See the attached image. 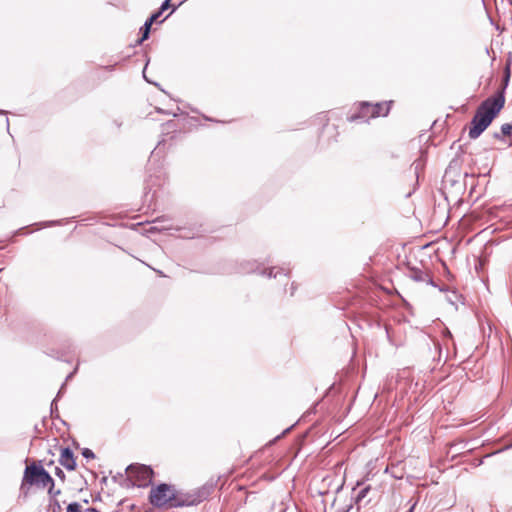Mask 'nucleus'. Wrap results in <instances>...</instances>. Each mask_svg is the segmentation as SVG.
<instances>
[{
    "instance_id": "20",
    "label": "nucleus",
    "mask_w": 512,
    "mask_h": 512,
    "mask_svg": "<svg viewBox=\"0 0 512 512\" xmlns=\"http://www.w3.org/2000/svg\"><path fill=\"white\" fill-rule=\"evenodd\" d=\"M163 14V12L158 9L157 11H155L154 13L151 14V16L147 19L148 21H150L152 24L154 22H156L158 20V18Z\"/></svg>"
},
{
    "instance_id": "9",
    "label": "nucleus",
    "mask_w": 512,
    "mask_h": 512,
    "mask_svg": "<svg viewBox=\"0 0 512 512\" xmlns=\"http://www.w3.org/2000/svg\"><path fill=\"white\" fill-rule=\"evenodd\" d=\"M411 278L416 282H427L434 286V282L429 278L428 274L419 269H413L411 271Z\"/></svg>"
},
{
    "instance_id": "35",
    "label": "nucleus",
    "mask_w": 512,
    "mask_h": 512,
    "mask_svg": "<svg viewBox=\"0 0 512 512\" xmlns=\"http://www.w3.org/2000/svg\"><path fill=\"white\" fill-rule=\"evenodd\" d=\"M143 78H145V81H148V78H146V75H145V74L143 75Z\"/></svg>"
},
{
    "instance_id": "25",
    "label": "nucleus",
    "mask_w": 512,
    "mask_h": 512,
    "mask_svg": "<svg viewBox=\"0 0 512 512\" xmlns=\"http://www.w3.org/2000/svg\"><path fill=\"white\" fill-rule=\"evenodd\" d=\"M199 233H200L199 229H197L195 231L194 230H190L189 233H186L183 237L188 238V239H192L195 236H197Z\"/></svg>"
},
{
    "instance_id": "27",
    "label": "nucleus",
    "mask_w": 512,
    "mask_h": 512,
    "mask_svg": "<svg viewBox=\"0 0 512 512\" xmlns=\"http://www.w3.org/2000/svg\"><path fill=\"white\" fill-rule=\"evenodd\" d=\"M75 371H73L72 373H70L67 377H66V381H68L69 379H71L74 375Z\"/></svg>"
},
{
    "instance_id": "33",
    "label": "nucleus",
    "mask_w": 512,
    "mask_h": 512,
    "mask_svg": "<svg viewBox=\"0 0 512 512\" xmlns=\"http://www.w3.org/2000/svg\"><path fill=\"white\" fill-rule=\"evenodd\" d=\"M449 301L453 304V297H450Z\"/></svg>"
},
{
    "instance_id": "17",
    "label": "nucleus",
    "mask_w": 512,
    "mask_h": 512,
    "mask_svg": "<svg viewBox=\"0 0 512 512\" xmlns=\"http://www.w3.org/2000/svg\"><path fill=\"white\" fill-rule=\"evenodd\" d=\"M64 388H65V383H63V384H62V386H61L60 390H59V391H58V393H57L56 398H55V399L52 401V403H51V414H52V415L54 414V411H56V410H57V404H56V401H57V399L61 396V394H62V392H63Z\"/></svg>"
},
{
    "instance_id": "3",
    "label": "nucleus",
    "mask_w": 512,
    "mask_h": 512,
    "mask_svg": "<svg viewBox=\"0 0 512 512\" xmlns=\"http://www.w3.org/2000/svg\"><path fill=\"white\" fill-rule=\"evenodd\" d=\"M26 484L45 488L48 484L53 485V478L43 468V466L34 462L31 465L26 466L24 470L21 489H23Z\"/></svg>"
},
{
    "instance_id": "15",
    "label": "nucleus",
    "mask_w": 512,
    "mask_h": 512,
    "mask_svg": "<svg viewBox=\"0 0 512 512\" xmlns=\"http://www.w3.org/2000/svg\"><path fill=\"white\" fill-rule=\"evenodd\" d=\"M49 509L51 512H62L61 504L57 499H50Z\"/></svg>"
},
{
    "instance_id": "26",
    "label": "nucleus",
    "mask_w": 512,
    "mask_h": 512,
    "mask_svg": "<svg viewBox=\"0 0 512 512\" xmlns=\"http://www.w3.org/2000/svg\"><path fill=\"white\" fill-rule=\"evenodd\" d=\"M170 2H171V0H164V1L162 2V4H161V6H160V8H159V9H160L162 12H164L165 10H167V9L171 6Z\"/></svg>"
},
{
    "instance_id": "1",
    "label": "nucleus",
    "mask_w": 512,
    "mask_h": 512,
    "mask_svg": "<svg viewBox=\"0 0 512 512\" xmlns=\"http://www.w3.org/2000/svg\"><path fill=\"white\" fill-rule=\"evenodd\" d=\"M505 104V96L497 93L484 100L477 108L468 132L470 139H477L491 124Z\"/></svg>"
},
{
    "instance_id": "5",
    "label": "nucleus",
    "mask_w": 512,
    "mask_h": 512,
    "mask_svg": "<svg viewBox=\"0 0 512 512\" xmlns=\"http://www.w3.org/2000/svg\"><path fill=\"white\" fill-rule=\"evenodd\" d=\"M126 473L130 479H134V484L138 487H145L151 483L153 470L150 466L144 464H130L126 468Z\"/></svg>"
},
{
    "instance_id": "16",
    "label": "nucleus",
    "mask_w": 512,
    "mask_h": 512,
    "mask_svg": "<svg viewBox=\"0 0 512 512\" xmlns=\"http://www.w3.org/2000/svg\"><path fill=\"white\" fill-rule=\"evenodd\" d=\"M369 490H370V486H366V487L362 488V489L358 492V494H357V496H356V502H357V503L361 502V501H362V500L367 496V494H368Z\"/></svg>"
},
{
    "instance_id": "14",
    "label": "nucleus",
    "mask_w": 512,
    "mask_h": 512,
    "mask_svg": "<svg viewBox=\"0 0 512 512\" xmlns=\"http://www.w3.org/2000/svg\"><path fill=\"white\" fill-rule=\"evenodd\" d=\"M509 80H510V66L507 65L505 68V74L503 77L502 88L498 91V93H502L503 96H504L505 90L509 84Z\"/></svg>"
},
{
    "instance_id": "29",
    "label": "nucleus",
    "mask_w": 512,
    "mask_h": 512,
    "mask_svg": "<svg viewBox=\"0 0 512 512\" xmlns=\"http://www.w3.org/2000/svg\"><path fill=\"white\" fill-rule=\"evenodd\" d=\"M6 127H7V131L9 132V119L6 118Z\"/></svg>"
},
{
    "instance_id": "22",
    "label": "nucleus",
    "mask_w": 512,
    "mask_h": 512,
    "mask_svg": "<svg viewBox=\"0 0 512 512\" xmlns=\"http://www.w3.org/2000/svg\"><path fill=\"white\" fill-rule=\"evenodd\" d=\"M82 456L84 458H86V459H93V458H95L94 452L91 449H89V448H84L82 450Z\"/></svg>"
},
{
    "instance_id": "7",
    "label": "nucleus",
    "mask_w": 512,
    "mask_h": 512,
    "mask_svg": "<svg viewBox=\"0 0 512 512\" xmlns=\"http://www.w3.org/2000/svg\"><path fill=\"white\" fill-rule=\"evenodd\" d=\"M59 462L67 470L73 471L76 468V460L74 458V453L69 447L61 449Z\"/></svg>"
},
{
    "instance_id": "11",
    "label": "nucleus",
    "mask_w": 512,
    "mask_h": 512,
    "mask_svg": "<svg viewBox=\"0 0 512 512\" xmlns=\"http://www.w3.org/2000/svg\"><path fill=\"white\" fill-rule=\"evenodd\" d=\"M165 221L166 220L164 218H157L156 220H154L153 223L157 224V225L151 226L149 228V232H161V231L173 229V227L171 225H168V226L161 225V223H163Z\"/></svg>"
},
{
    "instance_id": "8",
    "label": "nucleus",
    "mask_w": 512,
    "mask_h": 512,
    "mask_svg": "<svg viewBox=\"0 0 512 512\" xmlns=\"http://www.w3.org/2000/svg\"><path fill=\"white\" fill-rule=\"evenodd\" d=\"M259 273L267 278H277L278 276H284L286 278L288 277L287 271H285L283 268L277 267L264 268Z\"/></svg>"
},
{
    "instance_id": "12",
    "label": "nucleus",
    "mask_w": 512,
    "mask_h": 512,
    "mask_svg": "<svg viewBox=\"0 0 512 512\" xmlns=\"http://www.w3.org/2000/svg\"><path fill=\"white\" fill-rule=\"evenodd\" d=\"M152 25L153 24L150 21H148V20L145 21L144 25L141 27L142 36L140 39H138V41H137L138 44H141L143 41H145L149 38Z\"/></svg>"
},
{
    "instance_id": "13",
    "label": "nucleus",
    "mask_w": 512,
    "mask_h": 512,
    "mask_svg": "<svg viewBox=\"0 0 512 512\" xmlns=\"http://www.w3.org/2000/svg\"><path fill=\"white\" fill-rule=\"evenodd\" d=\"M512 134V124L510 123H505L501 126V131L500 132H495L493 134V137L495 139H501L502 136H510Z\"/></svg>"
},
{
    "instance_id": "34",
    "label": "nucleus",
    "mask_w": 512,
    "mask_h": 512,
    "mask_svg": "<svg viewBox=\"0 0 512 512\" xmlns=\"http://www.w3.org/2000/svg\"><path fill=\"white\" fill-rule=\"evenodd\" d=\"M449 301L453 304V297H450Z\"/></svg>"
},
{
    "instance_id": "18",
    "label": "nucleus",
    "mask_w": 512,
    "mask_h": 512,
    "mask_svg": "<svg viewBox=\"0 0 512 512\" xmlns=\"http://www.w3.org/2000/svg\"><path fill=\"white\" fill-rule=\"evenodd\" d=\"M48 486H49L48 494L50 496V499H56V497L61 494V490L60 489L56 490L54 488V484L53 485L52 484H48Z\"/></svg>"
},
{
    "instance_id": "21",
    "label": "nucleus",
    "mask_w": 512,
    "mask_h": 512,
    "mask_svg": "<svg viewBox=\"0 0 512 512\" xmlns=\"http://www.w3.org/2000/svg\"><path fill=\"white\" fill-rule=\"evenodd\" d=\"M59 223H60L59 221L53 220V221L40 222L37 225L39 226V228H45V227L58 225Z\"/></svg>"
},
{
    "instance_id": "28",
    "label": "nucleus",
    "mask_w": 512,
    "mask_h": 512,
    "mask_svg": "<svg viewBox=\"0 0 512 512\" xmlns=\"http://www.w3.org/2000/svg\"><path fill=\"white\" fill-rule=\"evenodd\" d=\"M293 428V426H290L289 428L285 429L282 433V435L288 433L291 429Z\"/></svg>"
},
{
    "instance_id": "38",
    "label": "nucleus",
    "mask_w": 512,
    "mask_h": 512,
    "mask_svg": "<svg viewBox=\"0 0 512 512\" xmlns=\"http://www.w3.org/2000/svg\"><path fill=\"white\" fill-rule=\"evenodd\" d=\"M409 512H412V508L410 509V511H409Z\"/></svg>"
},
{
    "instance_id": "24",
    "label": "nucleus",
    "mask_w": 512,
    "mask_h": 512,
    "mask_svg": "<svg viewBox=\"0 0 512 512\" xmlns=\"http://www.w3.org/2000/svg\"><path fill=\"white\" fill-rule=\"evenodd\" d=\"M55 475L61 479L62 481L65 480V473L63 472V470L59 467H55V471H54Z\"/></svg>"
},
{
    "instance_id": "32",
    "label": "nucleus",
    "mask_w": 512,
    "mask_h": 512,
    "mask_svg": "<svg viewBox=\"0 0 512 512\" xmlns=\"http://www.w3.org/2000/svg\"><path fill=\"white\" fill-rule=\"evenodd\" d=\"M24 228H19L17 234H21V231L23 230Z\"/></svg>"
},
{
    "instance_id": "10",
    "label": "nucleus",
    "mask_w": 512,
    "mask_h": 512,
    "mask_svg": "<svg viewBox=\"0 0 512 512\" xmlns=\"http://www.w3.org/2000/svg\"><path fill=\"white\" fill-rule=\"evenodd\" d=\"M370 114H371V110H366V116H364L362 114L361 104H360L359 105V112L358 113H354L351 116H349L348 120L350 122H356V121H360V120L363 121V122H367L371 118Z\"/></svg>"
},
{
    "instance_id": "37",
    "label": "nucleus",
    "mask_w": 512,
    "mask_h": 512,
    "mask_svg": "<svg viewBox=\"0 0 512 512\" xmlns=\"http://www.w3.org/2000/svg\"><path fill=\"white\" fill-rule=\"evenodd\" d=\"M341 512H348V511H346V510H343V511H341Z\"/></svg>"
},
{
    "instance_id": "23",
    "label": "nucleus",
    "mask_w": 512,
    "mask_h": 512,
    "mask_svg": "<svg viewBox=\"0 0 512 512\" xmlns=\"http://www.w3.org/2000/svg\"><path fill=\"white\" fill-rule=\"evenodd\" d=\"M412 166L414 167L415 174H417V175H418V172H419V170H420V169H421V167H422V159H421V158H419V159L415 160V161L413 162Z\"/></svg>"
},
{
    "instance_id": "31",
    "label": "nucleus",
    "mask_w": 512,
    "mask_h": 512,
    "mask_svg": "<svg viewBox=\"0 0 512 512\" xmlns=\"http://www.w3.org/2000/svg\"><path fill=\"white\" fill-rule=\"evenodd\" d=\"M115 124H116V126H117V127H120V126H121V123H119V122H117V121H115Z\"/></svg>"
},
{
    "instance_id": "19",
    "label": "nucleus",
    "mask_w": 512,
    "mask_h": 512,
    "mask_svg": "<svg viewBox=\"0 0 512 512\" xmlns=\"http://www.w3.org/2000/svg\"><path fill=\"white\" fill-rule=\"evenodd\" d=\"M67 512H81V505L78 502H72L67 506Z\"/></svg>"
},
{
    "instance_id": "4",
    "label": "nucleus",
    "mask_w": 512,
    "mask_h": 512,
    "mask_svg": "<svg viewBox=\"0 0 512 512\" xmlns=\"http://www.w3.org/2000/svg\"><path fill=\"white\" fill-rule=\"evenodd\" d=\"M175 487L166 483H161L152 488L149 495L150 503L155 507H171Z\"/></svg>"
},
{
    "instance_id": "30",
    "label": "nucleus",
    "mask_w": 512,
    "mask_h": 512,
    "mask_svg": "<svg viewBox=\"0 0 512 512\" xmlns=\"http://www.w3.org/2000/svg\"><path fill=\"white\" fill-rule=\"evenodd\" d=\"M7 112L5 110H0V115H6Z\"/></svg>"
},
{
    "instance_id": "36",
    "label": "nucleus",
    "mask_w": 512,
    "mask_h": 512,
    "mask_svg": "<svg viewBox=\"0 0 512 512\" xmlns=\"http://www.w3.org/2000/svg\"><path fill=\"white\" fill-rule=\"evenodd\" d=\"M143 78H145V81H148V78H146V75H145V74L143 75Z\"/></svg>"
},
{
    "instance_id": "2",
    "label": "nucleus",
    "mask_w": 512,
    "mask_h": 512,
    "mask_svg": "<svg viewBox=\"0 0 512 512\" xmlns=\"http://www.w3.org/2000/svg\"><path fill=\"white\" fill-rule=\"evenodd\" d=\"M213 489L211 484H205L191 491L174 490L171 508L194 506L209 497Z\"/></svg>"
},
{
    "instance_id": "6",
    "label": "nucleus",
    "mask_w": 512,
    "mask_h": 512,
    "mask_svg": "<svg viewBox=\"0 0 512 512\" xmlns=\"http://www.w3.org/2000/svg\"><path fill=\"white\" fill-rule=\"evenodd\" d=\"M392 103H376L370 104L368 102L361 103L362 114L366 116V110H371L370 117L386 116L389 112V104Z\"/></svg>"
}]
</instances>
